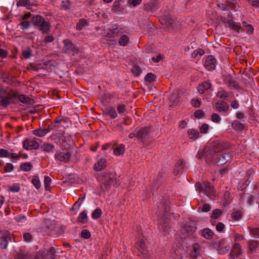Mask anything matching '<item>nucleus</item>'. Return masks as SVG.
<instances>
[{"mask_svg": "<svg viewBox=\"0 0 259 259\" xmlns=\"http://www.w3.org/2000/svg\"><path fill=\"white\" fill-rule=\"evenodd\" d=\"M225 146L220 141L212 142L202 151H199L197 156L201 159L205 158L207 163L216 162L218 165H223L230 159V156L225 151Z\"/></svg>", "mask_w": 259, "mask_h": 259, "instance_id": "f257e3e1", "label": "nucleus"}, {"mask_svg": "<svg viewBox=\"0 0 259 259\" xmlns=\"http://www.w3.org/2000/svg\"><path fill=\"white\" fill-rule=\"evenodd\" d=\"M169 202L165 201L164 203L161 202L158 206V211L157 212L158 219V227L160 230L166 232L170 228L169 224V218L168 213L169 211Z\"/></svg>", "mask_w": 259, "mask_h": 259, "instance_id": "f03ea898", "label": "nucleus"}, {"mask_svg": "<svg viewBox=\"0 0 259 259\" xmlns=\"http://www.w3.org/2000/svg\"><path fill=\"white\" fill-rule=\"evenodd\" d=\"M17 94H11L5 90L0 91V105L3 107H6L11 103V99L16 98Z\"/></svg>", "mask_w": 259, "mask_h": 259, "instance_id": "7ed1b4c3", "label": "nucleus"}, {"mask_svg": "<svg viewBox=\"0 0 259 259\" xmlns=\"http://www.w3.org/2000/svg\"><path fill=\"white\" fill-rule=\"evenodd\" d=\"M71 153L70 151H57L55 155V158L61 162L69 163L71 161Z\"/></svg>", "mask_w": 259, "mask_h": 259, "instance_id": "20e7f679", "label": "nucleus"}, {"mask_svg": "<svg viewBox=\"0 0 259 259\" xmlns=\"http://www.w3.org/2000/svg\"><path fill=\"white\" fill-rule=\"evenodd\" d=\"M199 191L207 196L214 194L213 187L209 182H203L199 187Z\"/></svg>", "mask_w": 259, "mask_h": 259, "instance_id": "39448f33", "label": "nucleus"}, {"mask_svg": "<svg viewBox=\"0 0 259 259\" xmlns=\"http://www.w3.org/2000/svg\"><path fill=\"white\" fill-rule=\"evenodd\" d=\"M63 51L66 53H69L74 55L78 52V49L75 47L74 44L69 40H64Z\"/></svg>", "mask_w": 259, "mask_h": 259, "instance_id": "423d86ee", "label": "nucleus"}, {"mask_svg": "<svg viewBox=\"0 0 259 259\" xmlns=\"http://www.w3.org/2000/svg\"><path fill=\"white\" fill-rule=\"evenodd\" d=\"M182 92L179 89H175L169 97V100L171 105L177 104L181 100Z\"/></svg>", "mask_w": 259, "mask_h": 259, "instance_id": "0eeeda50", "label": "nucleus"}, {"mask_svg": "<svg viewBox=\"0 0 259 259\" xmlns=\"http://www.w3.org/2000/svg\"><path fill=\"white\" fill-rule=\"evenodd\" d=\"M23 148L26 150L37 149L39 144L36 142V139H27L23 142Z\"/></svg>", "mask_w": 259, "mask_h": 259, "instance_id": "6e6552de", "label": "nucleus"}, {"mask_svg": "<svg viewBox=\"0 0 259 259\" xmlns=\"http://www.w3.org/2000/svg\"><path fill=\"white\" fill-rule=\"evenodd\" d=\"M243 252V249L241 248L240 245L238 243H235L231 251L229 254V258L230 259H234L237 258L241 255Z\"/></svg>", "mask_w": 259, "mask_h": 259, "instance_id": "1a4fd4ad", "label": "nucleus"}, {"mask_svg": "<svg viewBox=\"0 0 259 259\" xmlns=\"http://www.w3.org/2000/svg\"><path fill=\"white\" fill-rule=\"evenodd\" d=\"M60 143L65 149H68L73 144V141L70 135H67L61 139Z\"/></svg>", "mask_w": 259, "mask_h": 259, "instance_id": "9d476101", "label": "nucleus"}, {"mask_svg": "<svg viewBox=\"0 0 259 259\" xmlns=\"http://www.w3.org/2000/svg\"><path fill=\"white\" fill-rule=\"evenodd\" d=\"M216 62L215 59L212 56H208L204 62V66L208 70H213L215 67Z\"/></svg>", "mask_w": 259, "mask_h": 259, "instance_id": "9b49d317", "label": "nucleus"}, {"mask_svg": "<svg viewBox=\"0 0 259 259\" xmlns=\"http://www.w3.org/2000/svg\"><path fill=\"white\" fill-rule=\"evenodd\" d=\"M150 128L148 127H144L139 130L136 133L137 138L144 140L148 138Z\"/></svg>", "mask_w": 259, "mask_h": 259, "instance_id": "f8f14e48", "label": "nucleus"}, {"mask_svg": "<svg viewBox=\"0 0 259 259\" xmlns=\"http://www.w3.org/2000/svg\"><path fill=\"white\" fill-rule=\"evenodd\" d=\"M196 227L194 225H191L190 223L184 224L181 228V232L183 234H192L195 231Z\"/></svg>", "mask_w": 259, "mask_h": 259, "instance_id": "ddd939ff", "label": "nucleus"}, {"mask_svg": "<svg viewBox=\"0 0 259 259\" xmlns=\"http://www.w3.org/2000/svg\"><path fill=\"white\" fill-rule=\"evenodd\" d=\"M107 166V161L105 158L100 159L94 165V170L100 171L104 169Z\"/></svg>", "mask_w": 259, "mask_h": 259, "instance_id": "4468645a", "label": "nucleus"}, {"mask_svg": "<svg viewBox=\"0 0 259 259\" xmlns=\"http://www.w3.org/2000/svg\"><path fill=\"white\" fill-rule=\"evenodd\" d=\"M145 9L152 13L156 12L159 8V5L157 2H150L144 5Z\"/></svg>", "mask_w": 259, "mask_h": 259, "instance_id": "2eb2a0df", "label": "nucleus"}, {"mask_svg": "<svg viewBox=\"0 0 259 259\" xmlns=\"http://www.w3.org/2000/svg\"><path fill=\"white\" fill-rule=\"evenodd\" d=\"M37 27H38V29L41 31L43 34H45L48 33L50 29L51 25L48 21L44 19Z\"/></svg>", "mask_w": 259, "mask_h": 259, "instance_id": "dca6fc26", "label": "nucleus"}, {"mask_svg": "<svg viewBox=\"0 0 259 259\" xmlns=\"http://www.w3.org/2000/svg\"><path fill=\"white\" fill-rule=\"evenodd\" d=\"M161 23L165 27L169 28L172 27L173 20L169 15L164 16L160 19Z\"/></svg>", "mask_w": 259, "mask_h": 259, "instance_id": "f3484780", "label": "nucleus"}, {"mask_svg": "<svg viewBox=\"0 0 259 259\" xmlns=\"http://www.w3.org/2000/svg\"><path fill=\"white\" fill-rule=\"evenodd\" d=\"M215 108L219 112H226L229 109V105L223 101H218L215 104Z\"/></svg>", "mask_w": 259, "mask_h": 259, "instance_id": "a211bd4d", "label": "nucleus"}, {"mask_svg": "<svg viewBox=\"0 0 259 259\" xmlns=\"http://www.w3.org/2000/svg\"><path fill=\"white\" fill-rule=\"evenodd\" d=\"M202 249L198 243H194L193 245V251L191 256L194 257H197L201 255Z\"/></svg>", "mask_w": 259, "mask_h": 259, "instance_id": "6ab92c4d", "label": "nucleus"}, {"mask_svg": "<svg viewBox=\"0 0 259 259\" xmlns=\"http://www.w3.org/2000/svg\"><path fill=\"white\" fill-rule=\"evenodd\" d=\"M35 0H17L18 7H25L27 8L34 4Z\"/></svg>", "mask_w": 259, "mask_h": 259, "instance_id": "aec40b11", "label": "nucleus"}, {"mask_svg": "<svg viewBox=\"0 0 259 259\" xmlns=\"http://www.w3.org/2000/svg\"><path fill=\"white\" fill-rule=\"evenodd\" d=\"M210 87L211 83L209 81H205L198 87L197 90L200 94H203Z\"/></svg>", "mask_w": 259, "mask_h": 259, "instance_id": "412c9836", "label": "nucleus"}, {"mask_svg": "<svg viewBox=\"0 0 259 259\" xmlns=\"http://www.w3.org/2000/svg\"><path fill=\"white\" fill-rule=\"evenodd\" d=\"M225 81L228 84V87L231 89L237 88V85L236 84L235 79L231 75H228L225 78Z\"/></svg>", "mask_w": 259, "mask_h": 259, "instance_id": "4be33fe9", "label": "nucleus"}, {"mask_svg": "<svg viewBox=\"0 0 259 259\" xmlns=\"http://www.w3.org/2000/svg\"><path fill=\"white\" fill-rule=\"evenodd\" d=\"M111 31L113 36H118L123 33L122 29L116 24L113 25Z\"/></svg>", "mask_w": 259, "mask_h": 259, "instance_id": "5701e85b", "label": "nucleus"}, {"mask_svg": "<svg viewBox=\"0 0 259 259\" xmlns=\"http://www.w3.org/2000/svg\"><path fill=\"white\" fill-rule=\"evenodd\" d=\"M41 149L46 152H51L54 150L55 146L52 144L45 143L41 146Z\"/></svg>", "mask_w": 259, "mask_h": 259, "instance_id": "b1692460", "label": "nucleus"}, {"mask_svg": "<svg viewBox=\"0 0 259 259\" xmlns=\"http://www.w3.org/2000/svg\"><path fill=\"white\" fill-rule=\"evenodd\" d=\"M202 235L205 238L210 239L212 237L213 232L211 230L208 228H205L202 231Z\"/></svg>", "mask_w": 259, "mask_h": 259, "instance_id": "393cba45", "label": "nucleus"}, {"mask_svg": "<svg viewBox=\"0 0 259 259\" xmlns=\"http://www.w3.org/2000/svg\"><path fill=\"white\" fill-rule=\"evenodd\" d=\"M17 98L19 100L20 102L23 104H31V99L28 97L24 95H17Z\"/></svg>", "mask_w": 259, "mask_h": 259, "instance_id": "a878e982", "label": "nucleus"}, {"mask_svg": "<svg viewBox=\"0 0 259 259\" xmlns=\"http://www.w3.org/2000/svg\"><path fill=\"white\" fill-rule=\"evenodd\" d=\"M125 151V146L123 144H120L117 147L113 150V153L116 156H119L122 154Z\"/></svg>", "mask_w": 259, "mask_h": 259, "instance_id": "bb28decb", "label": "nucleus"}, {"mask_svg": "<svg viewBox=\"0 0 259 259\" xmlns=\"http://www.w3.org/2000/svg\"><path fill=\"white\" fill-rule=\"evenodd\" d=\"M47 131L45 128H39L33 131L32 134L36 136L42 137L47 134Z\"/></svg>", "mask_w": 259, "mask_h": 259, "instance_id": "cd10ccee", "label": "nucleus"}, {"mask_svg": "<svg viewBox=\"0 0 259 259\" xmlns=\"http://www.w3.org/2000/svg\"><path fill=\"white\" fill-rule=\"evenodd\" d=\"M229 96V93L223 89H220L217 94L218 98L223 100H226Z\"/></svg>", "mask_w": 259, "mask_h": 259, "instance_id": "c85d7f7f", "label": "nucleus"}, {"mask_svg": "<svg viewBox=\"0 0 259 259\" xmlns=\"http://www.w3.org/2000/svg\"><path fill=\"white\" fill-rule=\"evenodd\" d=\"M187 133L190 139L195 140L199 136V133L193 129L188 130Z\"/></svg>", "mask_w": 259, "mask_h": 259, "instance_id": "c756f323", "label": "nucleus"}, {"mask_svg": "<svg viewBox=\"0 0 259 259\" xmlns=\"http://www.w3.org/2000/svg\"><path fill=\"white\" fill-rule=\"evenodd\" d=\"M88 217L85 212V211H82V212L80 213L78 218L77 220L78 222L82 223V224H85L87 223L88 222Z\"/></svg>", "mask_w": 259, "mask_h": 259, "instance_id": "7c9ffc66", "label": "nucleus"}, {"mask_svg": "<svg viewBox=\"0 0 259 259\" xmlns=\"http://www.w3.org/2000/svg\"><path fill=\"white\" fill-rule=\"evenodd\" d=\"M259 246V244L256 241L250 240L248 243V247L250 251L255 250Z\"/></svg>", "mask_w": 259, "mask_h": 259, "instance_id": "2f4dec72", "label": "nucleus"}, {"mask_svg": "<svg viewBox=\"0 0 259 259\" xmlns=\"http://www.w3.org/2000/svg\"><path fill=\"white\" fill-rule=\"evenodd\" d=\"M248 229L250 235L253 236L255 238H259V226L249 227Z\"/></svg>", "mask_w": 259, "mask_h": 259, "instance_id": "473e14b6", "label": "nucleus"}, {"mask_svg": "<svg viewBox=\"0 0 259 259\" xmlns=\"http://www.w3.org/2000/svg\"><path fill=\"white\" fill-rule=\"evenodd\" d=\"M232 126L236 130L241 131L245 129L244 124L238 120H234L233 121Z\"/></svg>", "mask_w": 259, "mask_h": 259, "instance_id": "72a5a7b5", "label": "nucleus"}, {"mask_svg": "<svg viewBox=\"0 0 259 259\" xmlns=\"http://www.w3.org/2000/svg\"><path fill=\"white\" fill-rule=\"evenodd\" d=\"M129 42V37L126 35H122L118 40V44L121 46H126Z\"/></svg>", "mask_w": 259, "mask_h": 259, "instance_id": "f704fd0d", "label": "nucleus"}, {"mask_svg": "<svg viewBox=\"0 0 259 259\" xmlns=\"http://www.w3.org/2000/svg\"><path fill=\"white\" fill-rule=\"evenodd\" d=\"M87 21L84 19H81L79 20L78 22L76 25V29L78 30H81L87 26Z\"/></svg>", "mask_w": 259, "mask_h": 259, "instance_id": "c9c22d12", "label": "nucleus"}, {"mask_svg": "<svg viewBox=\"0 0 259 259\" xmlns=\"http://www.w3.org/2000/svg\"><path fill=\"white\" fill-rule=\"evenodd\" d=\"M45 19L40 15H36L33 17L32 23L35 26H37Z\"/></svg>", "mask_w": 259, "mask_h": 259, "instance_id": "e433bc0d", "label": "nucleus"}, {"mask_svg": "<svg viewBox=\"0 0 259 259\" xmlns=\"http://www.w3.org/2000/svg\"><path fill=\"white\" fill-rule=\"evenodd\" d=\"M106 113L114 119L117 116V114L115 109L112 107H108L106 109Z\"/></svg>", "mask_w": 259, "mask_h": 259, "instance_id": "4c0bfd02", "label": "nucleus"}, {"mask_svg": "<svg viewBox=\"0 0 259 259\" xmlns=\"http://www.w3.org/2000/svg\"><path fill=\"white\" fill-rule=\"evenodd\" d=\"M32 164L29 162L23 163L20 165L21 169L24 171H29L32 169Z\"/></svg>", "mask_w": 259, "mask_h": 259, "instance_id": "58836bf2", "label": "nucleus"}, {"mask_svg": "<svg viewBox=\"0 0 259 259\" xmlns=\"http://www.w3.org/2000/svg\"><path fill=\"white\" fill-rule=\"evenodd\" d=\"M113 182L114 179L113 178H111L110 177H107L105 178V179L103 180V183L107 190L110 187V186Z\"/></svg>", "mask_w": 259, "mask_h": 259, "instance_id": "ea45409f", "label": "nucleus"}, {"mask_svg": "<svg viewBox=\"0 0 259 259\" xmlns=\"http://www.w3.org/2000/svg\"><path fill=\"white\" fill-rule=\"evenodd\" d=\"M11 236H8L7 237H4L0 239V247L2 249H6L8 246V241L7 238H11Z\"/></svg>", "mask_w": 259, "mask_h": 259, "instance_id": "a19ab883", "label": "nucleus"}, {"mask_svg": "<svg viewBox=\"0 0 259 259\" xmlns=\"http://www.w3.org/2000/svg\"><path fill=\"white\" fill-rule=\"evenodd\" d=\"M21 156L19 154L13 152H9V155L8 158H10L13 162H16L20 158Z\"/></svg>", "mask_w": 259, "mask_h": 259, "instance_id": "79ce46f5", "label": "nucleus"}, {"mask_svg": "<svg viewBox=\"0 0 259 259\" xmlns=\"http://www.w3.org/2000/svg\"><path fill=\"white\" fill-rule=\"evenodd\" d=\"M117 110L118 113L121 115H124L127 113L125 106L123 104L118 105L117 107Z\"/></svg>", "mask_w": 259, "mask_h": 259, "instance_id": "37998d69", "label": "nucleus"}, {"mask_svg": "<svg viewBox=\"0 0 259 259\" xmlns=\"http://www.w3.org/2000/svg\"><path fill=\"white\" fill-rule=\"evenodd\" d=\"M256 200V194L253 193V194H249L248 196L247 199V203L248 205H252L253 204Z\"/></svg>", "mask_w": 259, "mask_h": 259, "instance_id": "c03bdc74", "label": "nucleus"}, {"mask_svg": "<svg viewBox=\"0 0 259 259\" xmlns=\"http://www.w3.org/2000/svg\"><path fill=\"white\" fill-rule=\"evenodd\" d=\"M23 239L25 242H30L33 241V237L30 233L25 232L23 234Z\"/></svg>", "mask_w": 259, "mask_h": 259, "instance_id": "a18cd8bd", "label": "nucleus"}, {"mask_svg": "<svg viewBox=\"0 0 259 259\" xmlns=\"http://www.w3.org/2000/svg\"><path fill=\"white\" fill-rule=\"evenodd\" d=\"M102 213V210L100 208L96 209L92 214V217L94 219L99 218Z\"/></svg>", "mask_w": 259, "mask_h": 259, "instance_id": "49530a36", "label": "nucleus"}, {"mask_svg": "<svg viewBox=\"0 0 259 259\" xmlns=\"http://www.w3.org/2000/svg\"><path fill=\"white\" fill-rule=\"evenodd\" d=\"M15 220L20 223H24L26 221V217L24 214H19L14 218Z\"/></svg>", "mask_w": 259, "mask_h": 259, "instance_id": "de8ad7c7", "label": "nucleus"}, {"mask_svg": "<svg viewBox=\"0 0 259 259\" xmlns=\"http://www.w3.org/2000/svg\"><path fill=\"white\" fill-rule=\"evenodd\" d=\"M222 214V211L220 209H214L211 214V218L213 219H217L219 218Z\"/></svg>", "mask_w": 259, "mask_h": 259, "instance_id": "09e8293b", "label": "nucleus"}, {"mask_svg": "<svg viewBox=\"0 0 259 259\" xmlns=\"http://www.w3.org/2000/svg\"><path fill=\"white\" fill-rule=\"evenodd\" d=\"M229 27L233 30L239 31L241 27L237 23L231 21L229 23Z\"/></svg>", "mask_w": 259, "mask_h": 259, "instance_id": "8fccbe9b", "label": "nucleus"}, {"mask_svg": "<svg viewBox=\"0 0 259 259\" xmlns=\"http://www.w3.org/2000/svg\"><path fill=\"white\" fill-rule=\"evenodd\" d=\"M32 183L35 186L36 189H39L40 187V182L38 178L36 176H34L32 180Z\"/></svg>", "mask_w": 259, "mask_h": 259, "instance_id": "3c124183", "label": "nucleus"}, {"mask_svg": "<svg viewBox=\"0 0 259 259\" xmlns=\"http://www.w3.org/2000/svg\"><path fill=\"white\" fill-rule=\"evenodd\" d=\"M145 79L149 82H152L155 79V76L152 73H148L145 77Z\"/></svg>", "mask_w": 259, "mask_h": 259, "instance_id": "603ef678", "label": "nucleus"}, {"mask_svg": "<svg viewBox=\"0 0 259 259\" xmlns=\"http://www.w3.org/2000/svg\"><path fill=\"white\" fill-rule=\"evenodd\" d=\"M131 71L132 73L136 76L140 75L141 72L140 68L137 65L133 66Z\"/></svg>", "mask_w": 259, "mask_h": 259, "instance_id": "864d4df0", "label": "nucleus"}, {"mask_svg": "<svg viewBox=\"0 0 259 259\" xmlns=\"http://www.w3.org/2000/svg\"><path fill=\"white\" fill-rule=\"evenodd\" d=\"M9 151L5 149H0V157L8 158L9 155Z\"/></svg>", "mask_w": 259, "mask_h": 259, "instance_id": "5fc2aeb1", "label": "nucleus"}, {"mask_svg": "<svg viewBox=\"0 0 259 259\" xmlns=\"http://www.w3.org/2000/svg\"><path fill=\"white\" fill-rule=\"evenodd\" d=\"M14 169V166L12 163H7L4 166V171L6 172H11Z\"/></svg>", "mask_w": 259, "mask_h": 259, "instance_id": "6e6d98bb", "label": "nucleus"}, {"mask_svg": "<svg viewBox=\"0 0 259 259\" xmlns=\"http://www.w3.org/2000/svg\"><path fill=\"white\" fill-rule=\"evenodd\" d=\"M242 217L240 211H234L232 213V217L234 220H238Z\"/></svg>", "mask_w": 259, "mask_h": 259, "instance_id": "4d7b16f0", "label": "nucleus"}, {"mask_svg": "<svg viewBox=\"0 0 259 259\" xmlns=\"http://www.w3.org/2000/svg\"><path fill=\"white\" fill-rule=\"evenodd\" d=\"M229 249H230V246L229 245H226L224 247H219V248L218 249V251H219V253H220V254H225L227 252H228V251L229 250Z\"/></svg>", "mask_w": 259, "mask_h": 259, "instance_id": "13d9d810", "label": "nucleus"}, {"mask_svg": "<svg viewBox=\"0 0 259 259\" xmlns=\"http://www.w3.org/2000/svg\"><path fill=\"white\" fill-rule=\"evenodd\" d=\"M51 183V179L49 176H45L44 180V185L46 189H48Z\"/></svg>", "mask_w": 259, "mask_h": 259, "instance_id": "bf43d9fd", "label": "nucleus"}, {"mask_svg": "<svg viewBox=\"0 0 259 259\" xmlns=\"http://www.w3.org/2000/svg\"><path fill=\"white\" fill-rule=\"evenodd\" d=\"M81 237L84 239H89L91 237L90 232L87 230H83L81 231L80 234Z\"/></svg>", "mask_w": 259, "mask_h": 259, "instance_id": "052dcab7", "label": "nucleus"}, {"mask_svg": "<svg viewBox=\"0 0 259 259\" xmlns=\"http://www.w3.org/2000/svg\"><path fill=\"white\" fill-rule=\"evenodd\" d=\"M20 25H21V28L22 29H26L29 27L30 23L28 21L23 20V21L21 22Z\"/></svg>", "mask_w": 259, "mask_h": 259, "instance_id": "680f3d73", "label": "nucleus"}, {"mask_svg": "<svg viewBox=\"0 0 259 259\" xmlns=\"http://www.w3.org/2000/svg\"><path fill=\"white\" fill-rule=\"evenodd\" d=\"M221 118L217 113H213L211 116V120L213 122L219 123L221 121Z\"/></svg>", "mask_w": 259, "mask_h": 259, "instance_id": "e2e57ef3", "label": "nucleus"}, {"mask_svg": "<svg viewBox=\"0 0 259 259\" xmlns=\"http://www.w3.org/2000/svg\"><path fill=\"white\" fill-rule=\"evenodd\" d=\"M22 54L25 59H28L31 56V51L29 49L24 50Z\"/></svg>", "mask_w": 259, "mask_h": 259, "instance_id": "0e129e2a", "label": "nucleus"}, {"mask_svg": "<svg viewBox=\"0 0 259 259\" xmlns=\"http://www.w3.org/2000/svg\"><path fill=\"white\" fill-rule=\"evenodd\" d=\"M226 7L228 8L231 10L234 9L236 6L235 3L232 2H225V4Z\"/></svg>", "mask_w": 259, "mask_h": 259, "instance_id": "69168bd1", "label": "nucleus"}, {"mask_svg": "<svg viewBox=\"0 0 259 259\" xmlns=\"http://www.w3.org/2000/svg\"><path fill=\"white\" fill-rule=\"evenodd\" d=\"M209 129V125L207 124H203L201 125L200 128V131L201 133L206 134Z\"/></svg>", "mask_w": 259, "mask_h": 259, "instance_id": "338daca9", "label": "nucleus"}, {"mask_svg": "<svg viewBox=\"0 0 259 259\" xmlns=\"http://www.w3.org/2000/svg\"><path fill=\"white\" fill-rule=\"evenodd\" d=\"M61 6L64 10L68 9L70 7V3L69 1H63Z\"/></svg>", "mask_w": 259, "mask_h": 259, "instance_id": "774afa93", "label": "nucleus"}]
</instances>
